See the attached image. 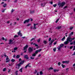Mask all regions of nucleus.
Masks as SVG:
<instances>
[{
  "label": "nucleus",
  "mask_w": 75,
  "mask_h": 75,
  "mask_svg": "<svg viewBox=\"0 0 75 75\" xmlns=\"http://www.w3.org/2000/svg\"><path fill=\"white\" fill-rule=\"evenodd\" d=\"M17 49H18V47H16L13 49V50L15 51H16V50H17Z\"/></svg>",
  "instance_id": "obj_24"
},
{
  "label": "nucleus",
  "mask_w": 75,
  "mask_h": 75,
  "mask_svg": "<svg viewBox=\"0 0 75 75\" xmlns=\"http://www.w3.org/2000/svg\"><path fill=\"white\" fill-rule=\"evenodd\" d=\"M14 3H17V0H15L14 1Z\"/></svg>",
  "instance_id": "obj_52"
},
{
  "label": "nucleus",
  "mask_w": 75,
  "mask_h": 75,
  "mask_svg": "<svg viewBox=\"0 0 75 75\" xmlns=\"http://www.w3.org/2000/svg\"><path fill=\"white\" fill-rule=\"evenodd\" d=\"M16 37H18V36L17 35H15L14 36V38H16Z\"/></svg>",
  "instance_id": "obj_40"
},
{
  "label": "nucleus",
  "mask_w": 75,
  "mask_h": 75,
  "mask_svg": "<svg viewBox=\"0 0 75 75\" xmlns=\"http://www.w3.org/2000/svg\"><path fill=\"white\" fill-rule=\"evenodd\" d=\"M57 48L58 49V50H60V49H61V47H58Z\"/></svg>",
  "instance_id": "obj_42"
},
{
  "label": "nucleus",
  "mask_w": 75,
  "mask_h": 75,
  "mask_svg": "<svg viewBox=\"0 0 75 75\" xmlns=\"http://www.w3.org/2000/svg\"><path fill=\"white\" fill-rule=\"evenodd\" d=\"M54 41V39L52 40L51 41V42H53Z\"/></svg>",
  "instance_id": "obj_50"
},
{
  "label": "nucleus",
  "mask_w": 75,
  "mask_h": 75,
  "mask_svg": "<svg viewBox=\"0 0 75 75\" xmlns=\"http://www.w3.org/2000/svg\"><path fill=\"white\" fill-rule=\"evenodd\" d=\"M73 42L74 45H75V41H74Z\"/></svg>",
  "instance_id": "obj_63"
},
{
  "label": "nucleus",
  "mask_w": 75,
  "mask_h": 75,
  "mask_svg": "<svg viewBox=\"0 0 75 75\" xmlns=\"http://www.w3.org/2000/svg\"><path fill=\"white\" fill-rule=\"evenodd\" d=\"M51 40V38H49V41H50Z\"/></svg>",
  "instance_id": "obj_51"
},
{
  "label": "nucleus",
  "mask_w": 75,
  "mask_h": 75,
  "mask_svg": "<svg viewBox=\"0 0 75 75\" xmlns=\"http://www.w3.org/2000/svg\"><path fill=\"white\" fill-rule=\"evenodd\" d=\"M28 47V45H26L23 48V50H25V51L24 52V53H25V52H27L26 50Z\"/></svg>",
  "instance_id": "obj_5"
},
{
  "label": "nucleus",
  "mask_w": 75,
  "mask_h": 75,
  "mask_svg": "<svg viewBox=\"0 0 75 75\" xmlns=\"http://www.w3.org/2000/svg\"><path fill=\"white\" fill-rule=\"evenodd\" d=\"M24 58L26 59H29V57H28V55L26 54L24 56Z\"/></svg>",
  "instance_id": "obj_10"
},
{
  "label": "nucleus",
  "mask_w": 75,
  "mask_h": 75,
  "mask_svg": "<svg viewBox=\"0 0 75 75\" xmlns=\"http://www.w3.org/2000/svg\"><path fill=\"white\" fill-rule=\"evenodd\" d=\"M75 38H71L68 37L67 38V41L64 42V44H65V45H67V44H69V42H71L72 41V40H74Z\"/></svg>",
  "instance_id": "obj_1"
},
{
  "label": "nucleus",
  "mask_w": 75,
  "mask_h": 75,
  "mask_svg": "<svg viewBox=\"0 0 75 75\" xmlns=\"http://www.w3.org/2000/svg\"><path fill=\"white\" fill-rule=\"evenodd\" d=\"M53 51L54 52H55L56 51V48H55L53 49Z\"/></svg>",
  "instance_id": "obj_43"
},
{
  "label": "nucleus",
  "mask_w": 75,
  "mask_h": 75,
  "mask_svg": "<svg viewBox=\"0 0 75 75\" xmlns=\"http://www.w3.org/2000/svg\"><path fill=\"white\" fill-rule=\"evenodd\" d=\"M33 45H35V47H38V45L35 44V43H33Z\"/></svg>",
  "instance_id": "obj_37"
},
{
  "label": "nucleus",
  "mask_w": 75,
  "mask_h": 75,
  "mask_svg": "<svg viewBox=\"0 0 75 75\" xmlns=\"http://www.w3.org/2000/svg\"><path fill=\"white\" fill-rule=\"evenodd\" d=\"M16 75H18V74L17 72H16Z\"/></svg>",
  "instance_id": "obj_62"
},
{
  "label": "nucleus",
  "mask_w": 75,
  "mask_h": 75,
  "mask_svg": "<svg viewBox=\"0 0 75 75\" xmlns=\"http://www.w3.org/2000/svg\"><path fill=\"white\" fill-rule=\"evenodd\" d=\"M6 70H7V69H6V68H4L3 69V72H5V71H6Z\"/></svg>",
  "instance_id": "obj_28"
},
{
  "label": "nucleus",
  "mask_w": 75,
  "mask_h": 75,
  "mask_svg": "<svg viewBox=\"0 0 75 75\" xmlns=\"http://www.w3.org/2000/svg\"><path fill=\"white\" fill-rule=\"evenodd\" d=\"M41 54H40L38 55V57H41Z\"/></svg>",
  "instance_id": "obj_61"
},
{
  "label": "nucleus",
  "mask_w": 75,
  "mask_h": 75,
  "mask_svg": "<svg viewBox=\"0 0 75 75\" xmlns=\"http://www.w3.org/2000/svg\"><path fill=\"white\" fill-rule=\"evenodd\" d=\"M57 64L59 66H60V65H61V63L60 62H59L58 63H57Z\"/></svg>",
  "instance_id": "obj_36"
},
{
  "label": "nucleus",
  "mask_w": 75,
  "mask_h": 75,
  "mask_svg": "<svg viewBox=\"0 0 75 75\" xmlns=\"http://www.w3.org/2000/svg\"><path fill=\"white\" fill-rule=\"evenodd\" d=\"M73 48V46H71L70 47V49H72V48Z\"/></svg>",
  "instance_id": "obj_57"
},
{
  "label": "nucleus",
  "mask_w": 75,
  "mask_h": 75,
  "mask_svg": "<svg viewBox=\"0 0 75 75\" xmlns=\"http://www.w3.org/2000/svg\"><path fill=\"white\" fill-rule=\"evenodd\" d=\"M75 50V46H74L73 50V51H74V50Z\"/></svg>",
  "instance_id": "obj_58"
},
{
  "label": "nucleus",
  "mask_w": 75,
  "mask_h": 75,
  "mask_svg": "<svg viewBox=\"0 0 75 75\" xmlns=\"http://www.w3.org/2000/svg\"><path fill=\"white\" fill-rule=\"evenodd\" d=\"M65 4V2H62V3H61L60 1H59L57 4V6H59V7H62L64 6Z\"/></svg>",
  "instance_id": "obj_2"
},
{
  "label": "nucleus",
  "mask_w": 75,
  "mask_h": 75,
  "mask_svg": "<svg viewBox=\"0 0 75 75\" xmlns=\"http://www.w3.org/2000/svg\"><path fill=\"white\" fill-rule=\"evenodd\" d=\"M23 67H22L19 70V71H20V72H23Z\"/></svg>",
  "instance_id": "obj_19"
},
{
  "label": "nucleus",
  "mask_w": 75,
  "mask_h": 75,
  "mask_svg": "<svg viewBox=\"0 0 75 75\" xmlns=\"http://www.w3.org/2000/svg\"><path fill=\"white\" fill-rule=\"evenodd\" d=\"M35 58V57H30V59H34Z\"/></svg>",
  "instance_id": "obj_45"
},
{
  "label": "nucleus",
  "mask_w": 75,
  "mask_h": 75,
  "mask_svg": "<svg viewBox=\"0 0 75 75\" xmlns=\"http://www.w3.org/2000/svg\"><path fill=\"white\" fill-rule=\"evenodd\" d=\"M57 6V4H54L53 5V6L54 7H56V6Z\"/></svg>",
  "instance_id": "obj_29"
},
{
  "label": "nucleus",
  "mask_w": 75,
  "mask_h": 75,
  "mask_svg": "<svg viewBox=\"0 0 75 75\" xmlns=\"http://www.w3.org/2000/svg\"><path fill=\"white\" fill-rule=\"evenodd\" d=\"M40 40H41V39L40 38H39L37 40V42H40Z\"/></svg>",
  "instance_id": "obj_23"
},
{
  "label": "nucleus",
  "mask_w": 75,
  "mask_h": 75,
  "mask_svg": "<svg viewBox=\"0 0 75 75\" xmlns=\"http://www.w3.org/2000/svg\"><path fill=\"white\" fill-rule=\"evenodd\" d=\"M59 18H58V19H57L56 21V23H58V21H59Z\"/></svg>",
  "instance_id": "obj_38"
},
{
  "label": "nucleus",
  "mask_w": 75,
  "mask_h": 75,
  "mask_svg": "<svg viewBox=\"0 0 75 75\" xmlns=\"http://www.w3.org/2000/svg\"><path fill=\"white\" fill-rule=\"evenodd\" d=\"M52 69H53V68L52 67H50L48 69V71H50V70H51Z\"/></svg>",
  "instance_id": "obj_20"
},
{
  "label": "nucleus",
  "mask_w": 75,
  "mask_h": 75,
  "mask_svg": "<svg viewBox=\"0 0 75 75\" xmlns=\"http://www.w3.org/2000/svg\"><path fill=\"white\" fill-rule=\"evenodd\" d=\"M34 40V38H33L31 39V40H30L31 41H32L33 40Z\"/></svg>",
  "instance_id": "obj_54"
},
{
  "label": "nucleus",
  "mask_w": 75,
  "mask_h": 75,
  "mask_svg": "<svg viewBox=\"0 0 75 75\" xmlns=\"http://www.w3.org/2000/svg\"><path fill=\"white\" fill-rule=\"evenodd\" d=\"M7 6V4H5L3 6V7H6Z\"/></svg>",
  "instance_id": "obj_22"
},
{
  "label": "nucleus",
  "mask_w": 75,
  "mask_h": 75,
  "mask_svg": "<svg viewBox=\"0 0 75 75\" xmlns=\"http://www.w3.org/2000/svg\"><path fill=\"white\" fill-rule=\"evenodd\" d=\"M4 56L5 57H6V62H8L10 61V60L8 59H9V58H8V56H7V55L6 54H4Z\"/></svg>",
  "instance_id": "obj_4"
},
{
  "label": "nucleus",
  "mask_w": 75,
  "mask_h": 75,
  "mask_svg": "<svg viewBox=\"0 0 75 75\" xmlns=\"http://www.w3.org/2000/svg\"><path fill=\"white\" fill-rule=\"evenodd\" d=\"M34 12H35V11H30V14H33V13H34Z\"/></svg>",
  "instance_id": "obj_12"
},
{
  "label": "nucleus",
  "mask_w": 75,
  "mask_h": 75,
  "mask_svg": "<svg viewBox=\"0 0 75 75\" xmlns=\"http://www.w3.org/2000/svg\"><path fill=\"white\" fill-rule=\"evenodd\" d=\"M64 46V45L63 44H62L60 45V47H62Z\"/></svg>",
  "instance_id": "obj_31"
},
{
  "label": "nucleus",
  "mask_w": 75,
  "mask_h": 75,
  "mask_svg": "<svg viewBox=\"0 0 75 75\" xmlns=\"http://www.w3.org/2000/svg\"><path fill=\"white\" fill-rule=\"evenodd\" d=\"M69 61H66V64H69Z\"/></svg>",
  "instance_id": "obj_39"
},
{
  "label": "nucleus",
  "mask_w": 75,
  "mask_h": 75,
  "mask_svg": "<svg viewBox=\"0 0 75 75\" xmlns=\"http://www.w3.org/2000/svg\"><path fill=\"white\" fill-rule=\"evenodd\" d=\"M31 24L30 23L26 25V26H29V25H31Z\"/></svg>",
  "instance_id": "obj_46"
},
{
  "label": "nucleus",
  "mask_w": 75,
  "mask_h": 75,
  "mask_svg": "<svg viewBox=\"0 0 75 75\" xmlns=\"http://www.w3.org/2000/svg\"><path fill=\"white\" fill-rule=\"evenodd\" d=\"M36 56V54L35 53L32 54V57H35Z\"/></svg>",
  "instance_id": "obj_25"
},
{
  "label": "nucleus",
  "mask_w": 75,
  "mask_h": 75,
  "mask_svg": "<svg viewBox=\"0 0 75 75\" xmlns=\"http://www.w3.org/2000/svg\"><path fill=\"white\" fill-rule=\"evenodd\" d=\"M62 68H65V66L64 65H63V64H62Z\"/></svg>",
  "instance_id": "obj_30"
},
{
  "label": "nucleus",
  "mask_w": 75,
  "mask_h": 75,
  "mask_svg": "<svg viewBox=\"0 0 75 75\" xmlns=\"http://www.w3.org/2000/svg\"><path fill=\"white\" fill-rule=\"evenodd\" d=\"M57 42H55L54 43V45H55L56 44H57Z\"/></svg>",
  "instance_id": "obj_53"
},
{
  "label": "nucleus",
  "mask_w": 75,
  "mask_h": 75,
  "mask_svg": "<svg viewBox=\"0 0 75 75\" xmlns=\"http://www.w3.org/2000/svg\"><path fill=\"white\" fill-rule=\"evenodd\" d=\"M14 11V10L13 9H12V10L11 11V13H13V12Z\"/></svg>",
  "instance_id": "obj_44"
},
{
  "label": "nucleus",
  "mask_w": 75,
  "mask_h": 75,
  "mask_svg": "<svg viewBox=\"0 0 75 75\" xmlns=\"http://www.w3.org/2000/svg\"><path fill=\"white\" fill-rule=\"evenodd\" d=\"M65 37L64 36V37L62 39V41H64V40H65Z\"/></svg>",
  "instance_id": "obj_18"
},
{
  "label": "nucleus",
  "mask_w": 75,
  "mask_h": 75,
  "mask_svg": "<svg viewBox=\"0 0 75 75\" xmlns=\"http://www.w3.org/2000/svg\"><path fill=\"white\" fill-rule=\"evenodd\" d=\"M71 35H72V34H71V33L69 34V37H68L71 38Z\"/></svg>",
  "instance_id": "obj_41"
},
{
  "label": "nucleus",
  "mask_w": 75,
  "mask_h": 75,
  "mask_svg": "<svg viewBox=\"0 0 75 75\" xmlns=\"http://www.w3.org/2000/svg\"><path fill=\"white\" fill-rule=\"evenodd\" d=\"M11 61L12 62H14V61H16V60L13 59L11 60Z\"/></svg>",
  "instance_id": "obj_26"
},
{
  "label": "nucleus",
  "mask_w": 75,
  "mask_h": 75,
  "mask_svg": "<svg viewBox=\"0 0 75 75\" xmlns=\"http://www.w3.org/2000/svg\"><path fill=\"white\" fill-rule=\"evenodd\" d=\"M42 51V49H41L39 50H37L35 51V53L36 54H37L38 52H40V51Z\"/></svg>",
  "instance_id": "obj_7"
},
{
  "label": "nucleus",
  "mask_w": 75,
  "mask_h": 75,
  "mask_svg": "<svg viewBox=\"0 0 75 75\" xmlns=\"http://www.w3.org/2000/svg\"><path fill=\"white\" fill-rule=\"evenodd\" d=\"M37 70H35V71L34 72V74H36V73H37Z\"/></svg>",
  "instance_id": "obj_56"
},
{
  "label": "nucleus",
  "mask_w": 75,
  "mask_h": 75,
  "mask_svg": "<svg viewBox=\"0 0 75 75\" xmlns=\"http://www.w3.org/2000/svg\"><path fill=\"white\" fill-rule=\"evenodd\" d=\"M73 28H74V27H71L69 29H70V30H72V29H73Z\"/></svg>",
  "instance_id": "obj_34"
},
{
  "label": "nucleus",
  "mask_w": 75,
  "mask_h": 75,
  "mask_svg": "<svg viewBox=\"0 0 75 75\" xmlns=\"http://www.w3.org/2000/svg\"><path fill=\"white\" fill-rule=\"evenodd\" d=\"M20 57V55H18L16 56L17 58H19Z\"/></svg>",
  "instance_id": "obj_21"
},
{
  "label": "nucleus",
  "mask_w": 75,
  "mask_h": 75,
  "mask_svg": "<svg viewBox=\"0 0 75 75\" xmlns=\"http://www.w3.org/2000/svg\"><path fill=\"white\" fill-rule=\"evenodd\" d=\"M21 32L20 31V30L19 31V32L18 33V34L19 35H20V37L22 36V34L20 33Z\"/></svg>",
  "instance_id": "obj_11"
},
{
  "label": "nucleus",
  "mask_w": 75,
  "mask_h": 75,
  "mask_svg": "<svg viewBox=\"0 0 75 75\" xmlns=\"http://www.w3.org/2000/svg\"><path fill=\"white\" fill-rule=\"evenodd\" d=\"M45 4L44 3H42L41 4V6L42 7H44L45 6Z\"/></svg>",
  "instance_id": "obj_17"
},
{
  "label": "nucleus",
  "mask_w": 75,
  "mask_h": 75,
  "mask_svg": "<svg viewBox=\"0 0 75 75\" xmlns=\"http://www.w3.org/2000/svg\"><path fill=\"white\" fill-rule=\"evenodd\" d=\"M6 10V9H5L4 10H2V12L4 13V11H5V10Z\"/></svg>",
  "instance_id": "obj_35"
},
{
  "label": "nucleus",
  "mask_w": 75,
  "mask_h": 75,
  "mask_svg": "<svg viewBox=\"0 0 75 75\" xmlns=\"http://www.w3.org/2000/svg\"><path fill=\"white\" fill-rule=\"evenodd\" d=\"M33 29H37V27H36V26H35V24H34L33 25Z\"/></svg>",
  "instance_id": "obj_13"
},
{
  "label": "nucleus",
  "mask_w": 75,
  "mask_h": 75,
  "mask_svg": "<svg viewBox=\"0 0 75 75\" xmlns=\"http://www.w3.org/2000/svg\"><path fill=\"white\" fill-rule=\"evenodd\" d=\"M2 40H5L4 39V37L2 38Z\"/></svg>",
  "instance_id": "obj_55"
},
{
  "label": "nucleus",
  "mask_w": 75,
  "mask_h": 75,
  "mask_svg": "<svg viewBox=\"0 0 75 75\" xmlns=\"http://www.w3.org/2000/svg\"><path fill=\"white\" fill-rule=\"evenodd\" d=\"M71 43L69 44V45H72V44H73V42H70Z\"/></svg>",
  "instance_id": "obj_47"
},
{
  "label": "nucleus",
  "mask_w": 75,
  "mask_h": 75,
  "mask_svg": "<svg viewBox=\"0 0 75 75\" xmlns=\"http://www.w3.org/2000/svg\"><path fill=\"white\" fill-rule=\"evenodd\" d=\"M40 75H42L43 73H42V71H41L40 72Z\"/></svg>",
  "instance_id": "obj_32"
},
{
  "label": "nucleus",
  "mask_w": 75,
  "mask_h": 75,
  "mask_svg": "<svg viewBox=\"0 0 75 75\" xmlns=\"http://www.w3.org/2000/svg\"><path fill=\"white\" fill-rule=\"evenodd\" d=\"M52 44V42H51L49 43V45H51V44Z\"/></svg>",
  "instance_id": "obj_49"
},
{
  "label": "nucleus",
  "mask_w": 75,
  "mask_h": 75,
  "mask_svg": "<svg viewBox=\"0 0 75 75\" xmlns=\"http://www.w3.org/2000/svg\"><path fill=\"white\" fill-rule=\"evenodd\" d=\"M13 40H12L11 39L9 40V42L8 43V44H11V42H13Z\"/></svg>",
  "instance_id": "obj_16"
},
{
  "label": "nucleus",
  "mask_w": 75,
  "mask_h": 75,
  "mask_svg": "<svg viewBox=\"0 0 75 75\" xmlns=\"http://www.w3.org/2000/svg\"><path fill=\"white\" fill-rule=\"evenodd\" d=\"M66 61H63L62 62V64H66Z\"/></svg>",
  "instance_id": "obj_33"
},
{
  "label": "nucleus",
  "mask_w": 75,
  "mask_h": 75,
  "mask_svg": "<svg viewBox=\"0 0 75 75\" xmlns=\"http://www.w3.org/2000/svg\"><path fill=\"white\" fill-rule=\"evenodd\" d=\"M21 61V59L20 58V59H19L18 62H20V61Z\"/></svg>",
  "instance_id": "obj_48"
},
{
  "label": "nucleus",
  "mask_w": 75,
  "mask_h": 75,
  "mask_svg": "<svg viewBox=\"0 0 75 75\" xmlns=\"http://www.w3.org/2000/svg\"><path fill=\"white\" fill-rule=\"evenodd\" d=\"M54 72H58L59 71V70L57 69H53Z\"/></svg>",
  "instance_id": "obj_14"
},
{
  "label": "nucleus",
  "mask_w": 75,
  "mask_h": 75,
  "mask_svg": "<svg viewBox=\"0 0 75 75\" xmlns=\"http://www.w3.org/2000/svg\"><path fill=\"white\" fill-rule=\"evenodd\" d=\"M30 29H33V27H30Z\"/></svg>",
  "instance_id": "obj_64"
},
{
  "label": "nucleus",
  "mask_w": 75,
  "mask_h": 75,
  "mask_svg": "<svg viewBox=\"0 0 75 75\" xmlns=\"http://www.w3.org/2000/svg\"><path fill=\"white\" fill-rule=\"evenodd\" d=\"M24 62V60H23V61H21L19 64H16V67H18V69L20 68V67L21 66V64H23Z\"/></svg>",
  "instance_id": "obj_3"
},
{
  "label": "nucleus",
  "mask_w": 75,
  "mask_h": 75,
  "mask_svg": "<svg viewBox=\"0 0 75 75\" xmlns=\"http://www.w3.org/2000/svg\"><path fill=\"white\" fill-rule=\"evenodd\" d=\"M75 55V51L74 52V54H72V55Z\"/></svg>",
  "instance_id": "obj_60"
},
{
  "label": "nucleus",
  "mask_w": 75,
  "mask_h": 75,
  "mask_svg": "<svg viewBox=\"0 0 75 75\" xmlns=\"http://www.w3.org/2000/svg\"><path fill=\"white\" fill-rule=\"evenodd\" d=\"M30 64H31L30 63H28V64H27L25 66V68H27V67H30V68H31V66L30 65Z\"/></svg>",
  "instance_id": "obj_8"
},
{
  "label": "nucleus",
  "mask_w": 75,
  "mask_h": 75,
  "mask_svg": "<svg viewBox=\"0 0 75 75\" xmlns=\"http://www.w3.org/2000/svg\"><path fill=\"white\" fill-rule=\"evenodd\" d=\"M29 21H30V19H29L26 20H25L24 21L23 23H24V24H25V23H28V22H29Z\"/></svg>",
  "instance_id": "obj_9"
},
{
  "label": "nucleus",
  "mask_w": 75,
  "mask_h": 75,
  "mask_svg": "<svg viewBox=\"0 0 75 75\" xmlns=\"http://www.w3.org/2000/svg\"><path fill=\"white\" fill-rule=\"evenodd\" d=\"M33 47H29L28 49V50L29 52H33Z\"/></svg>",
  "instance_id": "obj_6"
},
{
  "label": "nucleus",
  "mask_w": 75,
  "mask_h": 75,
  "mask_svg": "<svg viewBox=\"0 0 75 75\" xmlns=\"http://www.w3.org/2000/svg\"><path fill=\"white\" fill-rule=\"evenodd\" d=\"M62 28V26H58L56 28L57 29H58V30H59V29H61V28Z\"/></svg>",
  "instance_id": "obj_15"
},
{
  "label": "nucleus",
  "mask_w": 75,
  "mask_h": 75,
  "mask_svg": "<svg viewBox=\"0 0 75 75\" xmlns=\"http://www.w3.org/2000/svg\"><path fill=\"white\" fill-rule=\"evenodd\" d=\"M71 35H73V34H74V32H71Z\"/></svg>",
  "instance_id": "obj_59"
},
{
  "label": "nucleus",
  "mask_w": 75,
  "mask_h": 75,
  "mask_svg": "<svg viewBox=\"0 0 75 75\" xmlns=\"http://www.w3.org/2000/svg\"><path fill=\"white\" fill-rule=\"evenodd\" d=\"M43 43H44L45 44H47V41L46 40H44Z\"/></svg>",
  "instance_id": "obj_27"
}]
</instances>
